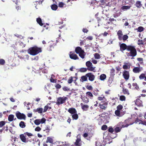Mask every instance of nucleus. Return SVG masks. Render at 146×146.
<instances>
[{"label": "nucleus", "instance_id": "16", "mask_svg": "<svg viewBox=\"0 0 146 146\" xmlns=\"http://www.w3.org/2000/svg\"><path fill=\"white\" fill-rule=\"evenodd\" d=\"M80 105L81 106L82 109L84 111H87L89 108V106L87 104H84L83 103H81L80 104Z\"/></svg>", "mask_w": 146, "mask_h": 146}, {"label": "nucleus", "instance_id": "8", "mask_svg": "<svg viewBox=\"0 0 146 146\" xmlns=\"http://www.w3.org/2000/svg\"><path fill=\"white\" fill-rule=\"evenodd\" d=\"M56 44L53 41H50L48 42L49 47L48 48L50 51H52L54 48Z\"/></svg>", "mask_w": 146, "mask_h": 146}, {"label": "nucleus", "instance_id": "2", "mask_svg": "<svg viewBox=\"0 0 146 146\" xmlns=\"http://www.w3.org/2000/svg\"><path fill=\"white\" fill-rule=\"evenodd\" d=\"M41 52V48L38 47L36 46H34L33 47H31L28 50V53L33 56L36 55Z\"/></svg>", "mask_w": 146, "mask_h": 146}, {"label": "nucleus", "instance_id": "11", "mask_svg": "<svg viewBox=\"0 0 146 146\" xmlns=\"http://www.w3.org/2000/svg\"><path fill=\"white\" fill-rule=\"evenodd\" d=\"M108 104L106 102H102L101 104H100V108L101 109L105 110L107 107Z\"/></svg>", "mask_w": 146, "mask_h": 146}, {"label": "nucleus", "instance_id": "10", "mask_svg": "<svg viewBox=\"0 0 146 146\" xmlns=\"http://www.w3.org/2000/svg\"><path fill=\"white\" fill-rule=\"evenodd\" d=\"M129 124H127L125 122H120L117 125V126L121 129L122 128L127 127L129 126Z\"/></svg>", "mask_w": 146, "mask_h": 146}, {"label": "nucleus", "instance_id": "46", "mask_svg": "<svg viewBox=\"0 0 146 146\" xmlns=\"http://www.w3.org/2000/svg\"><path fill=\"white\" fill-rule=\"evenodd\" d=\"M123 108V106L121 104H119L117 107V110L120 111Z\"/></svg>", "mask_w": 146, "mask_h": 146}, {"label": "nucleus", "instance_id": "39", "mask_svg": "<svg viewBox=\"0 0 146 146\" xmlns=\"http://www.w3.org/2000/svg\"><path fill=\"white\" fill-rule=\"evenodd\" d=\"M120 111L116 110L115 111V115L119 117H120L121 116V115L120 114Z\"/></svg>", "mask_w": 146, "mask_h": 146}, {"label": "nucleus", "instance_id": "50", "mask_svg": "<svg viewBox=\"0 0 146 146\" xmlns=\"http://www.w3.org/2000/svg\"><path fill=\"white\" fill-rule=\"evenodd\" d=\"M50 105V104H47V105L45 106V107L44 108V110H43V112H45L48 109V105Z\"/></svg>", "mask_w": 146, "mask_h": 146}, {"label": "nucleus", "instance_id": "5", "mask_svg": "<svg viewBox=\"0 0 146 146\" xmlns=\"http://www.w3.org/2000/svg\"><path fill=\"white\" fill-rule=\"evenodd\" d=\"M16 115L18 119H23L24 120L26 119V116L23 113H21L19 111H18L16 113Z\"/></svg>", "mask_w": 146, "mask_h": 146}, {"label": "nucleus", "instance_id": "32", "mask_svg": "<svg viewBox=\"0 0 146 146\" xmlns=\"http://www.w3.org/2000/svg\"><path fill=\"white\" fill-rule=\"evenodd\" d=\"M79 56L82 58L83 59L84 58L86 55V53L84 51L81 52L78 54Z\"/></svg>", "mask_w": 146, "mask_h": 146}, {"label": "nucleus", "instance_id": "36", "mask_svg": "<svg viewBox=\"0 0 146 146\" xmlns=\"http://www.w3.org/2000/svg\"><path fill=\"white\" fill-rule=\"evenodd\" d=\"M145 74L142 73L139 76V78L140 80H143L144 79H145Z\"/></svg>", "mask_w": 146, "mask_h": 146}, {"label": "nucleus", "instance_id": "59", "mask_svg": "<svg viewBox=\"0 0 146 146\" xmlns=\"http://www.w3.org/2000/svg\"><path fill=\"white\" fill-rule=\"evenodd\" d=\"M86 88L89 90H92L93 87L91 86L87 85L86 86Z\"/></svg>", "mask_w": 146, "mask_h": 146}, {"label": "nucleus", "instance_id": "64", "mask_svg": "<svg viewBox=\"0 0 146 146\" xmlns=\"http://www.w3.org/2000/svg\"><path fill=\"white\" fill-rule=\"evenodd\" d=\"M56 146H70V144L68 143H65L61 145H57Z\"/></svg>", "mask_w": 146, "mask_h": 146}, {"label": "nucleus", "instance_id": "55", "mask_svg": "<svg viewBox=\"0 0 146 146\" xmlns=\"http://www.w3.org/2000/svg\"><path fill=\"white\" fill-rule=\"evenodd\" d=\"M144 30V28L142 27H139L137 29V31L139 32H142Z\"/></svg>", "mask_w": 146, "mask_h": 146}, {"label": "nucleus", "instance_id": "27", "mask_svg": "<svg viewBox=\"0 0 146 146\" xmlns=\"http://www.w3.org/2000/svg\"><path fill=\"white\" fill-rule=\"evenodd\" d=\"M81 140L79 139H77L75 143V145L76 146H81V144L80 143Z\"/></svg>", "mask_w": 146, "mask_h": 146}, {"label": "nucleus", "instance_id": "29", "mask_svg": "<svg viewBox=\"0 0 146 146\" xmlns=\"http://www.w3.org/2000/svg\"><path fill=\"white\" fill-rule=\"evenodd\" d=\"M131 7V6L130 5L128 6H122L121 8V9L124 11H125L129 9Z\"/></svg>", "mask_w": 146, "mask_h": 146}, {"label": "nucleus", "instance_id": "1", "mask_svg": "<svg viewBox=\"0 0 146 146\" xmlns=\"http://www.w3.org/2000/svg\"><path fill=\"white\" fill-rule=\"evenodd\" d=\"M81 81L82 82L87 81L88 78V80L90 81H93L95 79V76L91 72H89L85 74V75L82 76L81 77Z\"/></svg>", "mask_w": 146, "mask_h": 146}, {"label": "nucleus", "instance_id": "49", "mask_svg": "<svg viewBox=\"0 0 146 146\" xmlns=\"http://www.w3.org/2000/svg\"><path fill=\"white\" fill-rule=\"evenodd\" d=\"M108 128L107 126L106 125H103L101 127V129L102 130H106Z\"/></svg>", "mask_w": 146, "mask_h": 146}, {"label": "nucleus", "instance_id": "7", "mask_svg": "<svg viewBox=\"0 0 146 146\" xmlns=\"http://www.w3.org/2000/svg\"><path fill=\"white\" fill-rule=\"evenodd\" d=\"M120 50L122 52L125 50H127L128 45H127L125 44L124 43H119Z\"/></svg>", "mask_w": 146, "mask_h": 146}, {"label": "nucleus", "instance_id": "12", "mask_svg": "<svg viewBox=\"0 0 146 146\" xmlns=\"http://www.w3.org/2000/svg\"><path fill=\"white\" fill-rule=\"evenodd\" d=\"M135 105L139 107L143 106L142 101L139 98L136 99L135 101Z\"/></svg>", "mask_w": 146, "mask_h": 146}, {"label": "nucleus", "instance_id": "47", "mask_svg": "<svg viewBox=\"0 0 146 146\" xmlns=\"http://www.w3.org/2000/svg\"><path fill=\"white\" fill-rule=\"evenodd\" d=\"M128 36L127 35H124L122 37V40H123V41H125L126 40L128 39Z\"/></svg>", "mask_w": 146, "mask_h": 146}, {"label": "nucleus", "instance_id": "21", "mask_svg": "<svg viewBox=\"0 0 146 146\" xmlns=\"http://www.w3.org/2000/svg\"><path fill=\"white\" fill-rule=\"evenodd\" d=\"M113 76L110 77L108 80V81L107 82L108 84V85L110 86H111V84L113 82Z\"/></svg>", "mask_w": 146, "mask_h": 146}, {"label": "nucleus", "instance_id": "30", "mask_svg": "<svg viewBox=\"0 0 146 146\" xmlns=\"http://www.w3.org/2000/svg\"><path fill=\"white\" fill-rule=\"evenodd\" d=\"M106 78V76L105 74H101L100 77V79L102 81L104 80Z\"/></svg>", "mask_w": 146, "mask_h": 146}, {"label": "nucleus", "instance_id": "9", "mask_svg": "<svg viewBox=\"0 0 146 146\" xmlns=\"http://www.w3.org/2000/svg\"><path fill=\"white\" fill-rule=\"evenodd\" d=\"M123 76L126 80H128L129 77V71L124 70L123 72Z\"/></svg>", "mask_w": 146, "mask_h": 146}, {"label": "nucleus", "instance_id": "20", "mask_svg": "<svg viewBox=\"0 0 146 146\" xmlns=\"http://www.w3.org/2000/svg\"><path fill=\"white\" fill-rule=\"evenodd\" d=\"M84 51L80 47H77L75 49V52L76 53L78 54Z\"/></svg>", "mask_w": 146, "mask_h": 146}, {"label": "nucleus", "instance_id": "54", "mask_svg": "<svg viewBox=\"0 0 146 146\" xmlns=\"http://www.w3.org/2000/svg\"><path fill=\"white\" fill-rule=\"evenodd\" d=\"M92 64V63L90 61H88L86 63V65L88 67L91 66Z\"/></svg>", "mask_w": 146, "mask_h": 146}, {"label": "nucleus", "instance_id": "31", "mask_svg": "<svg viewBox=\"0 0 146 146\" xmlns=\"http://www.w3.org/2000/svg\"><path fill=\"white\" fill-rule=\"evenodd\" d=\"M72 117L73 120H77L78 118V115L77 113H74L72 115Z\"/></svg>", "mask_w": 146, "mask_h": 146}, {"label": "nucleus", "instance_id": "63", "mask_svg": "<svg viewBox=\"0 0 146 146\" xmlns=\"http://www.w3.org/2000/svg\"><path fill=\"white\" fill-rule=\"evenodd\" d=\"M55 87L56 89H59L61 88V86L59 84H57L55 86Z\"/></svg>", "mask_w": 146, "mask_h": 146}, {"label": "nucleus", "instance_id": "44", "mask_svg": "<svg viewBox=\"0 0 146 146\" xmlns=\"http://www.w3.org/2000/svg\"><path fill=\"white\" fill-rule=\"evenodd\" d=\"M34 123L36 125H39L40 123V119H36L34 121Z\"/></svg>", "mask_w": 146, "mask_h": 146}, {"label": "nucleus", "instance_id": "17", "mask_svg": "<svg viewBox=\"0 0 146 146\" xmlns=\"http://www.w3.org/2000/svg\"><path fill=\"white\" fill-rule=\"evenodd\" d=\"M117 35L118 36V38L120 40H122L123 34L121 30H119L117 32Z\"/></svg>", "mask_w": 146, "mask_h": 146}, {"label": "nucleus", "instance_id": "15", "mask_svg": "<svg viewBox=\"0 0 146 146\" xmlns=\"http://www.w3.org/2000/svg\"><path fill=\"white\" fill-rule=\"evenodd\" d=\"M24 134H22L20 135V137L21 141L24 143H26L28 142V140H27L26 137Z\"/></svg>", "mask_w": 146, "mask_h": 146}, {"label": "nucleus", "instance_id": "38", "mask_svg": "<svg viewBox=\"0 0 146 146\" xmlns=\"http://www.w3.org/2000/svg\"><path fill=\"white\" fill-rule=\"evenodd\" d=\"M137 44L139 45H141L144 44H146V42L144 43L143 40H140L139 39L138 40V42Z\"/></svg>", "mask_w": 146, "mask_h": 146}, {"label": "nucleus", "instance_id": "4", "mask_svg": "<svg viewBox=\"0 0 146 146\" xmlns=\"http://www.w3.org/2000/svg\"><path fill=\"white\" fill-rule=\"evenodd\" d=\"M68 99V98L66 97H59L57 99L56 102V104L58 106H59L60 104L65 103L66 101Z\"/></svg>", "mask_w": 146, "mask_h": 146}, {"label": "nucleus", "instance_id": "26", "mask_svg": "<svg viewBox=\"0 0 146 146\" xmlns=\"http://www.w3.org/2000/svg\"><path fill=\"white\" fill-rule=\"evenodd\" d=\"M122 92L124 94L129 95V93L128 89L125 88H122Z\"/></svg>", "mask_w": 146, "mask_h": 146}, {"label": "nucleus", "instance_id": "60", "mask_svg": "<svg viewBox=\"0 0 146 146\" xmlns=\"http://www.w3.org/2000/svg\"><path fill=\"white\" fill-rule=\"evenodd\" d=\"M5 123V121H0V127H2L4 126Z\"/></svg>", "mask_w": 146, "mask_h": 146}, {"label": "nucleus", "instance_id": "40", "mask_svg": "<svg viewBox=\"0 0 146 146\" xmlns=\"http://www.w3.org/2000/svg\"><path fill=\"white\" fill-rule=\"evenodd\" d=\"M94 55V58L96 59H99L101 58L100 54L98 53H95Z\"/></svg>", "mask_w": 146, "mask_h": 146}, {"label": "nucleus", "instance_id": "18", "mask_svg": "<svg viewBox=\"0 0 146 146\" xmlns=\"http://www.w3.org/2000/svg\"><path fill=\"white\" fill-rule=\"evenodd\" d=\"M68 111L70 114H73L74 113H77V111L75 108H70L68 110Z\"/></svg>", "mask_w": 146, "mask_h": 146}, {"label": "nucleus", "instance_id": "43", "mask_svg": "<svg viewBox=\"0 0 146 146\" xmlns=\"http://www.w3.org/2000/svg\"><path fill=\"white\" fill-rule=\"evenodd\" d=\"M126 100L125 96L123 95L121 96H119V100L121 101H125Z\"/></svg>", "mask_w": 146, "mask_h": 146}, {"label": "nucleus", "instance_id": "48", "mask_svg": "<svg viewBox=\"0 0 146 146\" xmlns=\"http://www.w3.org/2000/svg\"><path fill=\"white\" fill-rule=\"evenodd\" d=\"M142 122H143V121L141 120H139L138 118H137L135 121V123L139 124L141 123Z\"/></svg>", "mask_w": 146, "mask_h": 146}, {"label": "nucleus", "instance_id": "57", "mask_svg": "<svg viewBox=\"0 0 146 146\" xmlns=\"http://www.w3.org/2000/svg\"><path fill=\"white\" fill-rule=\"evenodd\" d=\"M73 77L72 76L70 77L68 80V82L69 84L73 82Z\"/></svg>", "mask_w": 146, "mask_h": 146}, {"label": "nucleus", "instance_id": "58", "mask_svg": "<svg viewBox=\"0 0 146 146\" xmlns=\"http://www.w3.org/2000/svg\"><path fill=\"white\" fill-rule=\"evenodd\" d=\"M24 134L25 135H27L29 137H31L33 136V135L32 133H29L28 132L24 133Z\"/></svg>", "mask_w": 146, "mask_h": 146}, {"label": "nucleus", "instance_id": "19", "mask_svg": "<svg viewBox=\"0 0 146 146\" xmlns=\"http://www.w3.org/2000/svg\"><path fill=\"white\" fill-rule=\"evenodd\" d=\"M86 96L89 99L92 100L94 96L92 93L90 92H87L86 93Z\"/></svg>", "mask_w": 146, "mask_h": 146}, {"label": "nucleus", "instance_id": "56", "mask_svg": "<svg viewBox=\"0 0 146 146\" xmlns=\"http://www.w3.org/2000/svg\"><path fill=\"white\" fill-rule=\"evenodd\" d=\"M123 68L124 70L129 69L130 68V66L127 65H123Z\"/></svg>", "mask_w": 146, "mask_h": 146}, {"label": "nucleus", "instance_id": "37", "mask_svg": "<svg viewBox=\"0 0 146 146\" xmlns=\"http://www.w3.org/2000/svg\"><path fill=\"white\" fill-rule=\"evenodd\" d=\"M53 142V140L52 138L48 137L47 138V140L46 141V143L49 142L50 143H52Z\"/></svg>", "mask_w": 146, "mask_h": 146}, {"label": "nucleus", "instance_id": "33", "mask_svg": "<svg viewBox=\"0 0 146 146\" xmlns=\"http://www.w3.org/2000/svg\"><path fill=\"white\" fill-rule=\"evenodd\" d=\"M51 7L52 10L56 11L58 7L57 5L54 4L51 5Z\"/></svg>", "mask_w": 146, "mask_h": 146}, {"label": "nucleus", "instance_id": "34", "mask_svg": "<svg viewBox=\"0 0 146 146\" xmlns=\"http://www.w3.org/2000/svg\"><path fill=\"white\" fill-rule=\"evenodd\" d=\"M14 115H10L8 117V121H13L14 119Z\"/></svg>", "mask_w": 146, "mask_h": 146}, {"label": "nucleus", "instance_id": "24", "mask_svg": "<svg viewBox=\"0 0 146 146\" xmlns=\"http://www.w3.org/2000/svg\"><path fill=\"white\" fill-rule=\"evenodd\" d=\"M135 5L136 7L139 8H140L142 6L141 2L140 1H137L135 4Z\"/></svg>", "mask_w": 146, "mask_h": 146}, {"label": "nucleus", "instance_id": "25", "mask_svg": "<svg viewBox=\"0 0 146 146\" xmlns=\"http://www.w3.org/2000/svg\"><path fill=\"white\" fill-rule=\"evenodd\" d=\"M33 111L34 112H37L39 113H42L43 111V109L42 108H37L34 110Z\"/></svg>", "mask_w": 146, "mask_h": 146}, {"label": "nucleus", "instance_id": "6", "mask_svg": "<svg viewBox=\"0 0 146 146\" xmlns=\"http://www.w3.org/2000/svg\"><path fill=\"white\" fill-rule=\"evenodd\" d=\"M107 114H108L107 113L103 112L101 115H99V116H100V117L98 119V120L100 121L99 122V124L101 125L102 123V122L104 123V121L103 120V119L105 118L106 117H107L106 115L104 116V115Z\"/></svg>", "mask_w": 146, "mask_h": 146}, {"label": "nucleus", "instance_id": "28", "mask_svg": "<svg viewBox=\"0 0 146 146\" xmlns=\"http://www.w3.org/2000/svg\"><path fill=\"white\" fill-rule=\"evenodd\" d=\"M37 22L41 26H42L43 24L42 23V21L40 17H38L36 19Z\"/></svg>", "mask_w": 146, "mask_h": 146}, {"label": "nucleus", "instance_id": "35", "mask_svg": "<svg viewBox=\"0 0 146 146\" xmlns=\"http://www.w3.org/2000/svg\"><path fill=\"white\" fill-rule=\"evenodd\" d=\"M19 125L20 127L22 128H24L26 126L25 123L23 121H21L20 122Z\"/></svg>", "mask_w": 146, "mask_h": 146}, {"label": "nucleus", "instance_id": "22", "mask_svg": "<svg viewBox=\"0 0 146 146\" xmlns=\"http://www.w3.org/2000/svg\"><path fill=\"white\" fill-rule=\"evenodd\" d=\"M133 71L134 73H137L140 72L141 70L139 67H135L133 69Z\"/></svg>", "mask_w": 146, "mask_h": 146}, {"label": "nucleus", "instance_id": "23", "mask_svg": "<svg viewBox=\"0 0 146 146\" xmlns=\"http://www.w3.org/2000/svg\"><path fill=\"white\" fill-rule=\"evenodd\" d=\"M93 134V133H91L90 134L89 133L88 134L87 133H85L83 135V136L84 137L86 138L87 137H89V139H90V138L92 137Z\"/></svg>", "mask_w": 146, "mask_h": 146}, {"label": "nucleus", "instance_id": "45", "mask_svg": "<svg viewBox=\"0 0 146 146\" xmlns=\"http://www.w3.org/2000/svg\"><path fill=\"white\" fill-rule=\"evenodd\" d=\"M87 68V70L91 71H92L95 70V68L93 67L92 66L90 67H88Z\"/></svg>", "mask_w": 146, "mask_h": 146}, {"label": "nucleus", "instance_id": "41", "mask_svg": "<svg viewBox=\"0 0 146 146\" xmlns=\"http://www.w3.org/2000/svg\"><path fill=\"white\" fill-rule=\"evenodd\" d=\"M87 71V68H82L79 70V71L81 72H84Z\"/></svg>", "mask_w": 146, "mask_h": 146}, {"label": "nucleus", "instance_id": "53", "mask_svg": "<svg viewBox=\"0 0 146 146\" xmlns=\"http://www.w3.org/2000/svg\"><path fill=\"white\" fill-rule=\"evenodd\" d=\"M114 131L112 127L110 126L109 127L108 129V131L109 132L112 133Z\"/></svg>", "mask_w": 146, "mask_h": 146}, {"label": "nucleus", "instance_id": "3", "mask_svg": "<svg viewBox=\"0 0 146 146\" xmlns=\"http://www.w3.org/2000/svg\"><path fill=\"white\" fill-rule=\"evenodd\" d=\"M127 51H129V52H127V55L132 57L135 56L137 54V51L134 46L131 45H128Z\"/></svg>", "mask_w": 146, "mask_h": 146}, {"label": "nucleus", "instance_id": "61", "mask_svg": "<svg viewBox=\"0 0 146 146\" xmlns=\"http://www.w3.org/2000/svg\"><path fill=\"white\" fill-rule=\"evenodd\" d=\"M64 5V4L62 2H60L58 4L59 7H63Z\"/></svg>", "mask_w": 146, "mask_h": 146}, {"label": "nucleus", "instance_id": "14", "mask_svg": "<svg viewBox=\"0 0 146 146\" xmlns=\"http://www.w3.org/2000/svg\"><path fill=\"white\" fill-rule=\"evenodd\" d=\"M81 99L83 102L85 104H87L89 102V98L86 96H81Z\"/></svg>", "mask_w": 146, "mask_h": 146}, {"label": "nucleus", "instance_id": "13", "mask_svg": "<svg viewBox=\"0 0 146 146\" xmlns=\"http://www.w3.org/2000/svg\"><path fill=\"white\" fill-rule=\"evenodd\" d=\"M69 56L70 58L71 59L74 60L79 59V58L76 54H75L72 53L71 52H70V54L69 55Z\"/></svg>", "mask_w": 146, "mask_h": 146}, {"label": "nucleus", "instance_id": "42", "mask_svg": "<svg viewBox=\"0 0 146 146\" xmlns=\"http://www.w3.org/2000/svg\"><path fill=\"white\" fill-rule=\"evenodd\" d=\"M121 129L118 126L115 128L114 129V131L116 133H117L121 131Z\"/></svg>", "mask_w": 146, "mask_h": 146}, {"label": "nucleus", "instance_id": "62", "mask_svg": "<svg viewBox=\"0 0 146 146\" xmlns=\"http://www.w3.org/2000/svg\"><path fill=\"white\" fill-rule=\"evenodd\" d=\"M46 121V119L44 118L43 117L42 119L40 120V123H44Z\"/></svg>", "mask_w": 146, "mask_h": 146}, {"label": "nucleus", "instance_id": "52", "mask_svg": "<svg viewBox=\"0 0 146 146\" xmlns=\"http://www.w3.org/2000/svg\"><path fill=\"white\" fill-rule=\"evenodd\" d=\"M62 90L64 91H68L70 90L69 88L66 86H64L62 88Z\"/></svg>", "mask_w": 146, "mask_h": 146}, {"label": "nucleus", "instance_id": "51", "mask_svg": "<svg viewBox=\"0 0 146 146\" xmlns=\"http://www.w3.org/2000/svg\"><path fill=\"white\" fill-rule=\"evenodd\" d=\"M5 63V61L3 59L0 58V65H3Z\"/></svg>", "mask_w": 146, "mask_h": 146}]
</instances>
